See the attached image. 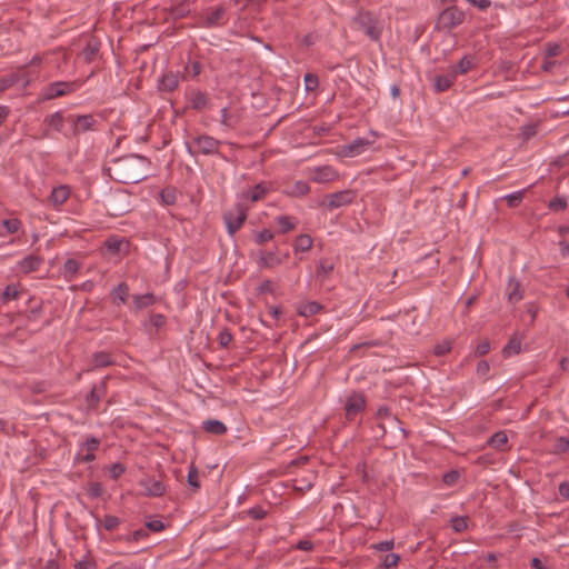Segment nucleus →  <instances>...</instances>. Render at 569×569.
<instances>
[{
  "label": "nucleus",
  "mask_w": 569,
  "mask_h": 569,
  "mask_svg": "<svg viewBox=\"0 0 569 569\" xmlns=\"http://www.w3.org/2000/svg\"><path fill=\"white\" fill-rule=\"evenodd\" d=\"M269 191V186L264 182H261L244 191L243 197L251 200L252 202H257L264 199Z\"/></svg>",
  "instance_id": "obj_24"
},
{
  "label": "nucleus",
  "mask_w": 569,
  "mask_h": 569,
  "mask_svg": "<svg viewBox=\"0 0 569 569\" xmlns=\"http://www.w3.org/2000/svg\"><path fill=\"white\" fill-rule=\"evenodd\" d=\"M460 478V473L457 470L446 472L442 477V481L447 486H453Z\"/></svg>",
  "instance_id": "obj_52"
},
{
  "label": "nucleus",
  "mask_w": 569,
  "mask_h": 569,
  "mask_svg": "<svg viewBox=\"0 0 569 569\" xmlns=\"http://www.w3.org/2000/svg\"><path fill=\"white\" fill-rule=\"evenodd\" d=\"M521 350V342L517 338H511L503 348L505 356L519 353Z\"/></svg>",
  "instance_id": "obj_43"
},
{
  "label": "nucleus",
  "mask_w": 569,
  "mask_h": 569,
  "mask_svg": "<svg viewBox=\"0 0 569 569\" xmlns=\"http://www.w3.org/2000/svg\"><path fill=\"white\" fill-rule=\"evenodd\" d=\"M309 171L310 180L316 183H329L339 179L338 171L331 166H319Z\"/></svg>",
  "instance_id": "obj_13"
},
{
  "label": "nucleus",
  "mask_w": 569,
  "mask_h": 569,
  "mask_svg": "<svg viewBox=\"0 0 569 569\" xmlns=\"http://www.w3.org/2000/svg\"><path fill=\"white\" fill-rule=\"evenodd\" d=\"M84 83V80L73 81H56L47 84L42 91L41 97L43 100H53L60 97H64L78 91Z\"/></svg>",
  "instance_id": "obj_3"
},
{
  "label": "nucleus",
  "mask_w": 569,
  "mask_h": 569,
  "mask_svg": "<svg viewBox=\"0 0 569 569\" xmlns=\"http://www.w3.org/2000/svg\"><path fill=\"white\" fill-rule=\"evenodd\" d=\"M129 286L126 282H120L110 292L111 302L116 307L124 305L129 298Z\"/></svg>",
  "instance_id": "obj_22"
},
{
  "label": "nucleus",
  "mask_w": 569,
  "mask_h": 569,
  "mask_svg": "<svg viewBox=\"0 0 569 569\" xmlns=\"http://www.w3.org/2000/svg\"><path fill=\"white\" fill-rule=\"evenodd\" d=\"M248 217V209L242 203H236L222 213L227 232L233 237L241 229Z\"/></svg>",
  "instance_id": "obj_4"
},
{
  "label": "nucleus",
  "mask_w": 569,
  "mask_h": 569,
  "mask_svg": "<svg viewBox=\"0 0 569 569\" xmlns=\"http://www.w3.org/2000/svg\"><path fill=\"white\" fill-rule=\"evenodd\" d=\"M120 523V520L118 517L112 515H106L103 518V527L108 531L114 530Z\"/></svg>",
  "instance_id": "obj_51"
},
{
  "label": "nucleus",
  "mask_w": 569,
  "mask_h": 569,
  "mask_svg": "<svg viewBox=\"0 0 569 569\" xmlns=\"http://www.w3.org/2000/svg\"><path fill=\"white\" fill-rule=\"evenodd\" d=\"M149 160L143 156L130 154L114 161L111 170L121 183H138L148 177Z\"/></svg>",
  "instance_id": "obj_1"
},
{
  "label": "nucleus",
  "mask_w": 569,
  "mask_h": 569,
  "mask_svg": "<svg viewBox=\"0 0 569 569\" xmlns=\"http://www.w3.org/2000/svg\"><path fill=\"white\" fill-rule=\"evenodd\" d=\"M159 196L163 204L172 206L177 202L178 192L173 187H166L160 191Z\"/></svg>",
  "instance_id": "obj_36"
},
{
  "label": "nucleus",
  "mask_w": 569,
  "mask_h": 569,
  "mask_svg": "<svg viewBox=\"0 0 569 569\" xmlns=\"http://www.w3.org/2000/svg\"><path fill=\"white\" fill-rule=\"evenodd\" d=\"M274 238V233L269 229H263L261 231H257L253 234L254 242L259 246L270 241Z\"/></svg>",
  "instance_id": "obj_42"
},
{
  "label": "nucleus",
  "mask_w": 569,
  "mask_h": 569,
  "mask_svg": "<svg viewBox=\"0 0 569 569\" xmlns=\"http://www.w3.org/2000/svg\"><path fill=\"white\" fill-rule=\"evenodd\" d=\"M333 270V264L327 259L320 260L319 266L317 268V276L322 279H327L331 271Z\"/></svg>",
  "instance_id": "obj_41"
},
{
  "label": "nucleus",
  "mask_w": 569,
  "mask_h": 569,
  "mask_svg": "<svg viewBox=\"0 0 569 569\" xmlns=\"http://www.w3.org/2000/svg\"><path fill=\"white\" fill-rule=\"evenodd\" d=\"M103 492V487L100 482H90L87 489L89 497L96 499L99 498Z\"/></svg>",
  "instance_id": "obj_50"
},
{
  "label": "nucleus",
  "mask_w": 569,
  "mask_h": 569,
  "mask_svg": "<svg viewBox=\"0 0 569 569\" xmlns=\"http://www.w3.org/2000/svg\"><path fill=\"white\" fill-rule=\"evenodd\" d=\"M179 83V73L169 71L162 74V77L158 80V89L163 92H172L178 88Z\"/></svg>",
  "instance_id": "obj_20"
},
{
  "label": "nucleus",
  "mask_w": 569,
  "mask_h": 569,
  "mask_svg": "<svg viewBox=\"0 0 569 569\" xmlns=\"http://www.w3.org/2000/svg\"><path fill=\"white\" fill-rule=\"evenodd\" d=\"M139 486L143 488V495L148 497H161L166 492V486L159 479L143 478L139 481Z\"/></svg>",
  "instance_id": "obj_17"
},
{
  "label": "nucleus",
  "mask_w": 569,
  "mask_h": 569,
  "mask_svg": "<svg viewBox=\"0 0 569 569\" xmlns=\"http://www.w3.org/2000/svg\"><path fill=\"white\" fill-rule=\"evenodd\" d=\"M400 561V556L398 553H388L382 559V567L386 569L395 568L398 566Z\"/></svg>",
  "instance_id": "obj_48"
},
{
  "label": "nucleus",
  "mask_w": 569,
  "mask_h": 569,
  "mask_svg": "<svg viewBox=\"0 0 569 569\" xmlns=\"http://www.w3.org/2000/svg\"><path fill=\"white\" fill-rule=\"evenodd\" d=\"M82 263L76 259H68L62 266L61 274L67 281H72L79 272Z\"/></svg>",
  "instance_id": "obj_27"
},
{
  "label": "nucleus",
  "mask_w": 569,
  "mask_h": 569,
  "mask_svg": "<svg viewBox=\"0 0 569 569\" xmlns=\"http://www.w3.org/2000/svg\"><path fill=\"white\" fill-rule=\"evenodd\" d=\"M220 122H221L222 126H224L227 128H233L234 127V123L232 122V117L229 114L227 108H222L221 109Z\"/></svg>",
  "instance_id": "obj_60"
},
{
  "label": "nucleus",
  "mask_w": 569,
  "mask_h": 569,
  "mask_svg": "<svg viewBox=\"0 0 569 569\" xmlns=\"http://www.w3.org/2000/svg\"><path fill=\"white\" fill-rule=\"evenodd\" d=\"M2 227L6 229L7 233L13 234L17 233L21 229V221L17 218L4 219L1 221Z\"/></svg>",
  "instance_id": "obj_39"
},
{
  "label": "nucleus",
  "mask_w": 569,
  "mask_h": 569,
  "mask_svg": "<svg viewBox=\"0 0 569 569\" xmlns=\"http://www.w3.org/2000/svg\"><path fill=\"white\" fill-rule=\"evenodd\" d=\"M274 221L279 227V233L283 234L296 229V227L298 226V219L291 216H278L274 218Z\"/></svg>",
  "instance_id": "obj_28"
},
{
  "label": "nucleus",
  "mask_w": 569,
  "mask_h": 569,
  "mask_svg": "<svg viewBox=\"0 0 569 569\" xmlns=\"http://www.w3.org/2000/svg\"><path fill=\"white\" fill-rule=\"evenodd\" d=\"M149 322L153 328H161L166 323V317L161 313H152Z\"/></svg>",
  "instance_id": "obj_54"
},
{
  "label": "nucleus",
  "mask_w": 569,
  "mask_h": 569,
  "mask_svg": "<svg viewBox=\"0 0 569 569\" xmlns=\"http://www.w3.org/2000/svg\"><path fill=\"white\" fill-rule=\"evenodd\" d=\"M67 120L71 123L73 136L97 130L98 120L92 114H70Z\"/></svg>",
  "instance_id": "obj_8"
},
{
  "label": "nucleus",
  "mask_w": 569,
  "mask_h": 569,
  "mask_svg": "<svg viewBox=\"0 0 569 569\" xmlns=\"http://www.w3.org/2000/svg\"><path fill=\"white\" fill-rule=\"evenodd\" d=\"M113 363L114 362L108 352L98 351L92 355V367L90 368V370L106 368L112 366Z\"/></svg>",
  "instance_id": "obj_30"
},
{
  "label": "nucleus",
  "mask_w": 569,
  "mask_h": 569,
  "mask_svg": "<svg viewBox=\"0 0 569 569\" xmlns=\"http://www.w3.org/2000/svg\"><path fill=\"white\" fill-rule=\"evenodd\" d=\"M27 66L20 67L16 72H20V82L23 88H27L31 82V77L29 72H27Z\"/></svg>",
  "instance_id": "obj_59"
},
{
  "label": "nucleus",
  "mask_w": 569,
  "mask_h": 569,
  "mask_svg": "<svg viewBox=\"0 0 569 569\" xmlns=\"http://www.w3.org/2000/svg\"><path fill=\"white\" fill-rule=\"evenodd\" d=\"M26 290L19 283H10L2 290L0 295V302L2 305H7L10 301L20 299Z\"/></svg>",
  "instance_id": "obj_21"
},
{
  "label": "nucleus",
  "mask_w": 569,
  "mask_h": 569,
  "mask_svg": "<svg viewBox=\"0 0 569 569\" xmlns=\"http://www.w3.org/2000/svg\"><path fill=\"white\" fill-rule=\"evenodd\" d=\"M191 11V1L190 0H182L181 2L172 6L170 8V14L173 19H181L186 16H188Z\"/></svg>",
  "instance_id": "obj_32"
},
{
  "label": "nucleus",
  "mask_w": 569,
  "mask_h": 569,
  "mask_svg": "<svg viewBox=\"0 0 569 569\" xmlns=\"http://www.w3.org/2000/svg\"><path fill=\"white\" fill-rule=\"evenodd\" d=\"M188 483L190 487H192L194 490L199 489V472L198 469L191 465L188 472Z\"/></svg>",
  "instance_id": "obj_47"
},
{
  "label": "nucleus",
  "mask_w": 569,
  "mask_h": 569,
  "mask_svg": "<svg viewBox=\"0 0 569 569\" xmlns=\"http://www.w3.org/2000/svg\"><path fill=\"white\" fill-rule=\"evenodd\" d=\"M322 309V306L316 301H308L298 306V313L302 317H311L317 315Z\"/></svg>",
  "instance_id": "obj_34"
},
{
  "label": "nucleus",
  "mask_w": 569,
  "mask_h": 569,
  "mask_svg": "<svg viewBox=\"0 0 569 569\" xmlns=\"http://www.w3.org/2000/svg\"><path fill=\"white\" fill-rule=\"evenodd\" d=\"M490 350V343L488 340H483L481 342L478 343L477 348H476V355L477 356H485L489 352Z\"/></svg>",
  "instance_id": "obj_64"
},
{
  "label": "nucleus",
  "mask_w": 569,
  "mask_h": 569,
  "mask_svg": "<svg viewBox=\"0 0 569 569\" xmlns=\"http://www.w3.org/2000/svg\"><path fill=\"white\" fill-rule=\"evenodd\" d=\"M525 191H517L505 197L506 202L509 207H517L523 199Z\"/></svg>",
  "instance_id": "obj_49"
},
{
  "label": "nucleus",
  "mask_w": 569,
  "mask_h": 569,
  "mask_svg": "<svg viewBox=\"0 0 569 569\" xmlns=\"http://www.w3.org/2000/svg\"><path fill=\"white\" fill-rule=\"evenodd\" d=\"M44 121L58 132H61L64 126V117L61 111L50 114Z\"/></svg>",
  "instance_id": "obj_38"
},
{
  "label": "nucleus",
  "mask_w": 569,
  "mask_h": 569,
  "mask_svg": "<svg viewBox=\"0 0 569 569\" xmlns=\"http://www.w3.org/2000/svg\"><path fill=\"white\" fill-rule=\"evenodd\" d=\"M561 52V47L557 43H548L546 47V54L549 58L557 57Z\"/></svg>",
  "instance_id": "obj_61"
},
{
  "label": "nucleus",
  "mask_w": 569,
  "mask_h": 569,
  "mask_svg": "<svg viewBox=\"0 0 569 569\" xmlns=\"http://www.w3.org/2000/svg\"><path fill=\"white\" fill-rule=\"evenodd\" d=\"M296 548L301 551H312L315 545L311 540L302 539L297 542Z\"/></svg>",
  "instance_id": "obj_63"
},
{
  "label": "nucleus",
  "mask_w": 569,
  "mask_h": 569,
  "mask_svg": "<svg viewBox=\"0 0 569 569\" xmlns=\"http://www.w3.org/2000/svg\"><path fill=\"white\" fill-rule=\"evenodd\" d=\"M451 350V342L450 341H442L441 343H438L433 348V352L436 356H445Z\"/></svg>",
  "instance_id": "obj_53"
},
{
  "label": "nucleus",
  "mask_w": 569,
  "mask_h": 569,
  "mask_svg": "<svg viewBox=\"0 0 569 569\" xmlns=\"http://www.w3.org/2000/svg\"><path fill=\"white\" fill-rule=\"evenodd\" d=\"M352 28L362 31L370 40L377 41L381 36L379 21L369 11H360L352 19Z\"/></svg>",
  "instance_id": "obj_2"
},
{
  "label": "nucleus",
  "mask_w": 569,
  "mask_h": 569,
  "mask_svg": "<svg viewBox=\"0 0 569 569\" xmlns=\"http://www.w3.org/2000/svg\"><path fill=\"white\" fill-rule=\"evenodd\" d=\"M257 263L261 269H274L283 263V258H281L278 250H261Z\"/></svg>",
  "instance_id": "obj_15"
},
{
  "label": "nucleus",
  "mask_w": 569,
  "mask_h": 569,
  "mask_svg": "<svg viewBox=\"0 0 569 569\" xmlns=\"http://www.w3.org/2000/svg\"><path fill=\"white\" fill-rule=\"evenodd\" d=\"M231 340H232V335L227 329H223L219 332L218 341L221 347H223V348L228 347L229 343L231 342Z\"/></svg>",
  "instance_id": "obj_55"
},
{
  "label": "nucleus",
  "mask_w": 569,
  "mask_h": 569,
  "mask_svg": "<svg viewBox=\"0 0 569 569\" xmlns=\"http://www.w3.org/2000/svg\"><path fill=\"white\" fill-rule=\"evenodd\" d=\"M70 194V187L61 184L52 189L48 200L56 209H58L69 199Z\"/></svg>",
  "instance_id": "obj_18"
},
{
  "label": "nucleus",
  "mask_w": 569,
  "mask_h": 569,
  "mask_svg": "<svg viewBox=\"0 0 569 569\" xmlns=\"http://www.w3.org/2000/svg\"><path fill=\"white\" fill-rule=\"evenodd\" d=\"M371 143H372V141H369L368 139L357 138L353 141H351L350 143L342 146L340 153L343 157H350V158L357 157V156L363 153L366 150H368V148L371 146Z\"/></svg>",
  "instance_id": "obj_16"
},
{
  "label": "nucleus",
  "mask_w": 569,
  "mask_h": 569,
  "mask_svg": "<svg viewBox=\"0 0 569 569\" xmlns=\"http://www.w3.org/2000/svg\"><path fill=\"white\" fill-rule=\"evenodd\" d=\"M226 23V9L223 7L209 8L199 18L198 26L201 28H217Z\"/></svg>",
  "instance_id": "obj_7"
},
{
  "label": "nucleus",
  "mask_w": 569,
  "mask_h": 569,
  "mask_svg": "<svg viewBox=\"0 0 569 569\" xmlns=\"http://www.w3.org/2000/svg\"><path fill=\"white\" fill-rule=\"evenodd\" d=\"M355 198L356 192L351 189H346L327 194L321 201V206L328 210H333L351 203Z\"/></svg>",
  "instance_id": "obj_6"
},
{
  "label": "nucleus",
  "mask_w": 569,
  "mask_h": 569,
  "mask_svg": "<svg viewBox=\"0 0 569 569\" xmlns=\"http://www.w3.org/2000/svg\"><path fill=\"white\" fill-rule=\"evenodd\" d=\"M313 240L309 234H299L293 243L295 252H306L312 247Z\"/></svg>",
  "instance_id": "obj_35"
},
{
  "label": "nucleus",
  "mask_w": 569,
  "mask_h": 569,
  "mask_svg": "<svg viewBox=\"0 0 569 569\" xmlns=\"http://www.w3.org/2000/svg\"><path fill=\"white\" fill-rule=\"evenodd\" d=\"M248 516L254 520H261L266 518L267 511L261 507H253L248 510Z\"/></svg>",
  "instance_id": "obj_56"
},
{
  "label": "nucleus",
  "mask_w": 569,
  "mask_h": 569,
  "mask_svg": "<svg viewBox=\"0 0 569 569\" xmlns=\"http://www.w3.org/2000/svg\"><path fill=\"white\" fill-rule=\"evenodd\" d=\"M450 525L455 532H462L468 528V518L465 516L452 517Z\"/></svg>",
  "instance_id": "obj_40"
},
{
  "label": "nucleus",
  "mask_w": 569,
  "mask_h": 569,
  "mask_svg": "<svg viewBox=\"0 0 569 569\" xmlns=\"http://www.w3.org/2000/svg\"><path fill=\"white\" fill-rule=\"evenodd\" d=\"M457 79V70H449L445 74H438L433 79V88L436 92L447 91Z\"/></svg>",
  "instance_id": "obj_19"
},
{
  "label": "nucleus",
  "mask_w": 569,
  "mask_h": 569,
  "mask_svg": "<svg viewBox=\"0 0 569 569\" xmlns=\"http://www.w3.org/2000/svg\"><path fill=\"white\" fill-rule=\"evenodd\" d=\"M99 50H100V42H98L94 39H91L88 41V43L86 44V47L83 48V50L81 51L79 57L84 62L90 63L96 60V58L98 57Z\"/></svg>",
  "instance_id": "obj_26"
},
{
  "label": "nucleus",
  "mask_w": 569,
  "mask_h": 569,
  "mask_svg": "<svg viewBox=\"0 0 569 569\" xmlns=\"http://www.w3.org/2000/svg\"><path fill=\"white\" fill-rule=\"evenodd\" d=\"M184 98L187 101V108L194 111H202L210 106L209 96L197 88H188L186 90Z\"/></svg>",
  "instance_id": "obj_9"
},
{
  "label": "nucleus",
  "mask_w": 569,
  "mask_h": 569,
  "mask_svg": "<svg viewBox=\"0 0 569 569\" xmlns=\"http://www.w3.org/2000/svg\"><path fill=\"white\" fill-rule=\"evenodd\" d=\"M506 290L508 299L512 303L520 301L523 297L520 290V282L513 277L509 279Z\"/></svg>",
  "instance_id": "obj_29"
},
{
  "label": "nucleus",
  "mask_w": 569,
  "mask_h": 569,
  "mask_svg": "<svg viewBox=\"0 0 569 569\" xmlns=\"http://www.w3.org/2000/svg\"><path fill=\"white\" fill-rule=\"evenodd\" d=\"M465 20V12L456 6L442 10L437 20V29L450 31L460 26Z\"/></svg>",
  "instance_id": "obj_5"
},
{
  "label": "nucleus",
  "mask_w": 569,
  "mask_h": 569,
  "mask_svg": "<svg viewBox=\"0 0 569 569\" xmlns=\"http://www.w3.org/2000/svg\"><path fill=\"white\" fill-rule=\"evenodd\" d=\"M489 370H490V366H489L488 361L481 360L478 362L477 368H476V372L478 376L486 377L488 375Z\"/></svg>",
  "instance_id": "obj_62"
},
{
  "label": "nucleus",
  "mask_w": 569,
  "mask_h": 569,
  "mask_svg": "<svg viewBox=\"0 0 569 569\" xmlns=\"http://www.w3.org/2000/svg\"><path fill=\"white\" fill-rule=\"evenodd\" d=\"M393 547H395V540H393V539L386 540V541H381V542L375 543V545L372 546V548H373L375 550H377V551H381V552L389 551V550H391Z\"/></svg>",
  "instance_id": "obj_58"
},
{
  "label": "nucleus",
  "mask_w": 569,
  "mask_h": 569,
  "mask_svg": "<svg viewBox=\"0 0 569 569\" xmlns=\"http://www.w3.org/2000/svg\"><path fill=\"white\" fill-rule=\"evenodd\" d=\"M507 442H508V436L505 431L496 432L488 440V445L498 450H502L503 447L507 445Z\"/></svg>",
  "instance_id": "obj_37"
},
{
  "label": "nucleus",
  "mask_w": 569,
  "mask_h": 569,
  "mask_svg": "<svg viewBox=\"0 0 569 569\" xmlns=\"http://www.w3.org/2000/svg\"><path fill=\"white\" fill-rule=\"evenodd\" d=\"M303 80L307 91H315L319 86V78L315 73H306Z\"/></svg>",
  "instance_id": "obj_46"
},
{
  "label": "nucleus",
  "mask_w": 569,
  "mask_h": 569,
  "mask_svg": "<svg viewBox=\"0 0 569 569\" xmlns=\"http://www.w3.org/2000/svg\"><path fill=\"white\" fill-rule=\"evenodd\" d=\"M18 83H20V72L0 76V94Z\"/></svg>",
  "instance_id": "obj_33"
},
{
  "label": "nucleus",
  "mask_w": 569,
  "mask_h": 569,
  "mask_svg": "<svg viewBox=\"0 0 569 569\" xmlns=\"http://www.w3.org/2000/svg\"><path fill=\"white\" fill-rule=\"evenodd\" d=\"M126 471V467L119 462L113 463L110 469L109 473L112 479H118L121 475H123Z\"/></svg>",
  "instance_id": "obj_57"
},
{
  "label": "nucleus",
  "mask_w": 569,
  "mask_h": 569,
  "mask_svg": "<svg viewBox=\"0 0 569 569\" xmlns=\"http://www.w3.org/2000/svg\"><path fill=\"white\" fill-rule=\"evenodd\" d=\"M157 299L153 293L134 295L132 297V309L140 311L156 303Z\"/></svg>",
  "instance_id": "obj_25"
},
{
  "label": "nucleus",
  "mask_w": 569,
  "mask_h": 569,
  "mask_svg": "<svg viewBox=\"0 0 569 569\" xmlns=\"http://www.w3.org/2000/svg\"><path fill=\"white\" fill-rule=\"evenodd\" d=\"M42 263V259L34 254H29L18 262L19 271L30 273L37 271Z\"/></svg>",
  "instance_id": "obj_23"
},
{
  "label": "nucleus",
  "mask_w": 569,
  "mask_h": 569,
  "mask_svg": "<svg viewBox=\"0 0 569 569\" xmlns=\"http://www.w3.org/2000/svg\"><path fill=\"white\" fill-rule=\"evenodd\" d=\"M109 376L104 377L99 383L94 385L90 392L86 396V405L89 411H96L99 402L107 395V381Z\"/></svg>",
  "instance_id": "obj_12"
},
{
  "label": "nucleus",
  "mask_w": 569,
  "mask_h": 569,
  "mask_svg": "<svg viewBox=\"0 0 569 569\" xmlns=\"http://www.w3.org/2000/svg\"><path fill=\"white\" fill-rule=\"evenodd\" d=\"M567 199L565 197H555L548 203L551 211H562L567 208Z\"/></svg>",
  "instance_id": "obj_45"
},
{
  "label": "nucleus",
  "mask_w": 569,
  "mask_h": 569,
  "mask_svg": "<svg viewBox=\"0 0 569 569\" xmlns=\"http://www.w3.org/2000/svg\"><path fill=\"white\" fill-rule=\"evenodd\" d=\"M193 144L199 153L212 156L219 153L221 141L208 134H200L193 139Z\"/></svg>",
  "instance_id": "obj_11"
},
{
  "label": "nucleus",
  "mask_w": 569,
  "mask_h": 569,
  "mask_svg": "<svg viewBox=\"0 0 569 569\" xmlns=\"http://www.w3.org/2000/svg\"><path fill=\"white\" fill-rule=\"evenodd\" d=\"M202 429L212 435L221 436L227 432V427L223 422L214 419L206 420L202 422Z\"/></svg>",
  "instance_id": "obj_31"
},
{
  "label": "nucleus",
  "mask_w": 569,
  "mask_h": 569,
  "mask_svg": "<svg viewBox=\"0 0 569 569\" xmlns=\"http://www.w3.org/2000/svg\"><path fill=\"white\" fill-rule=\"evenodd\" d=\"M473 63L472 60L468 57H463L456 66L451 67V70H457V76L467 73Z\"/></svg>",
  "instance_id": "obj_44"
},
{
  "label": "nucleus",
  "mask_w": 569,
  "mask_h": 569,
  "mask_svg": "<svg viewBox=\"0 0 569 569\" xmlns=\"http://www.w3.org/2000/svg\"><path fill=\"white\" fill-rule=\"evenodd\" d=\"M100 440L96 437H88L81 445L80 450L76 456L77 461L92 462L96 459V451L100 447Z\"/></svg>",
  "instance_id": "obj_14"
},
{
  "label": "nucleus",
  "mask_w": 569,
  "mask_h": 569,
  "mask_svg": "<svg viewBox=\"0 0 569 569\" xmlns=\"http://www.w3.org/2000/svg\"><path fill=\"white\" fill-rule=\"evenodd\" d=\"M366 408V397L361 392H352L346 399L345 411L346 419L353 420L356 416L362 412Z\"/></svg>",
  "instance_id": "obj_10"
}]
</instances>
